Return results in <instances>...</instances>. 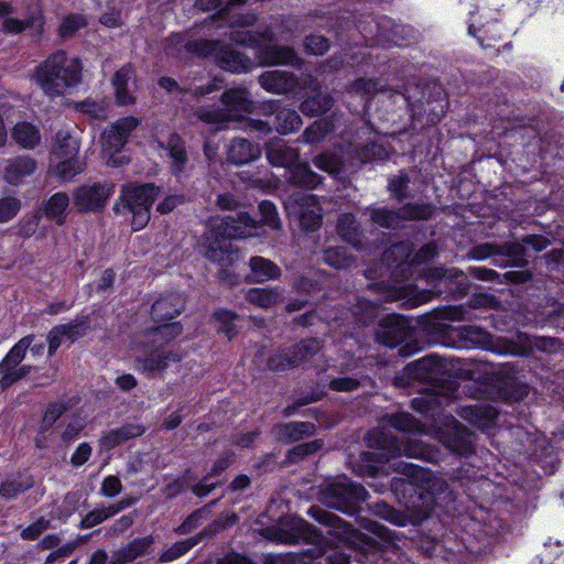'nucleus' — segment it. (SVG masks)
I'll return each instance as SVG.
<instances>
[{"instance_id": "obj_23", "label": "nucleus", "mask_w": 564, "mask_h": 564, "mask_svg": "<svg viewBox=\"0 0 564 564\" xmlns=\"http://www.w3.org/2000/svg\"><path fill=\"white\" fill-rule=\"evenodd\" d=\"M497 254L507 256L512 261H519L522 259L523 246L519 242H508L503 246L482 243L470 250V258L475 260H485Z\"/></svg>"}, {"instance_id": "obj_17", "label": "nucleus", "mask_w": 564, "mask_h": 564, "mask_svg": "<svg viewBox=\"0 0 564 564\" xmlns=\"http://www.w3.org/2000/svg\"><path fill=\"white\" fill-rule=\"evenodd\" d=\"M259 83L267 91L284 94L297 87H310L315 89L314 80L310 78L302 84L296 77L285 70H269L259 77Z\"/></svg>"}, {"instance_id": "obj_13", "label": "nucleus", "mask_w": 564, "mask_h": 564, "mask_svg": "<svg viewBox=\"0 0 564 564\" xmlns=\"http://www.w3.org/2000/svg\"><path fill=\"white\" fill-rule=\"evenodd\" d=\"M113 193V185L109 183L85 184L73 193L74 205L80 212H91L105 206Z\"/></svg>"}, {"instance_id": "obj_63", "label": "nucleus", "mask_w": 564, "mask_h": 564, "mask_svg": "<svg viewBox=\"0 0 564 564\" xmlns=\"http://www.w3.org/2000/svg\"><path fill=\"white\" fill-rule=\"evenodd\" d=\"M305 47L311 54L322 55L329 47L328 40L321 35H311L305 39Z\"/></svg>"}, {"instance_id": "obj_47", "label": "nucleus", "mask_w": 564, "mask_h": 564, "mask_svg": "<svg viewBox=\"0 0 564 564\" xmlns=\"http://www.w3.org/2000/svg\"><path fill=\"white\" fill-rule=\"evenodd\" d=\"M151 544V538H144L133 541L127 547L120 551L118 564H124L134 561L137 557L147 553Z\"/></svg>"}, {"instance_id": "obj_61", "label": "nucleus", "mask_w": 564, "mask_h": 564, "mask_svg": "<svg viewBox=\"0 0 564 564\" xmlns=\"http://www.w3.org/2000/svg\"><path fill=\"white\" fill-rule=\"evenodd\" d=\"M322 441L314 440L307 443L300 444L290 452V459L295 462L297 459H302L307 455L314 454L318 449L322 448Z\"/></svg>"}, {"instance_id": "obj_42", "label": "nucleus", "mask_w": 564, "mask_h": 564, "mask_svg": "<svg viewBox=\"0 0 564 564\" xmlns=\"http://www.w3.org/2000/svg\"><path fill=\"white\" fill-rule=\"evenodd\" d=\"M274 124L279 133L288 134L301 128L302 119L296 111L284 108L276 113Z\"/></svg>"}, {"instance_id": "obj_60", "label": "nucleus", "mask_w": 564, "mask_h": 564, "mask_svg": "<svg viewBox=\"0 0 564 564\" xmlns=\"http://www.w3.org/2000/svg\"><path fill=\"white\" fill-rule=\"evenodd\" d=\"M162 323V325L158 326L154 329V340L156 343H159L160 340L170 341L182 333V326L178 323Z\"/></svg>"}, {"instance_id": "obj_56", "label": "nucleus", "mask_w": 564, "mask_h": 564, "mask_svg": "<svg viewBox=\"0 0 564 564\" xmlns=\"http://www.w3.org/2000/svg\"><path fill=\"white\" fill-rule=\"evenodd\" d=\"M246 0H196V7L203 11H218L219 14L232 6H240Z\"/></svg>"}, {"instance_id": "obj_49", "label": "nucleus", "mask_w": 564, "mask_h": 564, "mask_svg": "<svg viewBox=\"0 0 564 564\" xmlns=\"http://www.w3.org/2000/svg\"><path fill=\"white\" fill-rule=\"evenodd\" d=\"M218 332L225 334L229 339L237 334V322L239 316L230 311H218L214 315Z\"/></svg>"}, {"instance_id": "obj_34", "label": "nucleus", "mask_w": 564, "mask_h": 564, "mask_svg": "<svg viewBox=\"0 0 564 564\" xmlns=\"http://www.w3.org/2000/svg\"><path fill=\"white\" fill-rule=\"evenodd\" d=\"M50 170L59 180L69 181L83 172L84 163L79 161L78 155L63 159L51 158Z\"/></svg>"}, {"instance_id": "obj_58", "label": "nucleus", "mask_w": 564, "mask_h": 564, "mask_svg": "<svg viewBox=\"0 0 564 564\" xmlns=\"http://www.w3.org/2000/svg\"><path fill=\"white\" fill-rule=\"evenodd\" d=\"M196 544H197L196 538H189L187 540L177 542L162 554L161 561H163V562L174 561L177 557H180L181 555L185 554L188 550H191Z\"/></svg>"}, {"instance_id": "obj_6", "label": "nucleus", "mask_w": 564, "mask_h": 564, "mask_svg": "<svg viewBox=\"0 0 564 564\" xmlns=\"http://www.w3.org/2000/svg\"><path fill=\"white\" fill-rule=\"evenodd\" d=\"M159 189L152 184L127 185L121 193L123 208L132 215L133 230L143 229L150 220V209Z\"/></svg>"}, {"instance_id": "obj_62", "label": "nucleus", "mask_w": 564, "mask_h": 564, "mask_svg": "<svg viewBox=\"0 0 564 564\" xmlns=\"http://www.w3.org/2000/svg\"><path fill=\"white\" fill-rule=\"evenodd\" d=\"M85 427V421L83 417L74 416L69 420V422L65 425L63 432H62V440L65 443L73 442L79 433Z\"/></svg>"}, {"instance_id": "obj_37", "label": "nucleus", "mask_w": 564, "mask_h": 564, "mask_svg": "<svg viewBox=\"0 0 564 564\" xmlns=\"http://www.w3.org/2000/svg\"><path fill=\"white\" fill-rule=\"evenodd\" d=\"M250 270L256 282H265L271 279H278L281 275L280 268L271 260L262 257H253L249 262Z\"/></svg>"}, {"instance_id": "obj_19", "label": "nucleus", "mask_w": 564, "mask_h": 564, "mask_svg": "<svg viewBox=\"0 0 564 564\" xmlns=\"http://www.w3.org/2000/svg\"><path fill=\"white\" fill-rule=\"evenodd\" d=\"M181 360V355L173 351L154 350L145 357L135 358V369L148 375L154 376L164 371L172 362Z\"/></svg>"}, {"instance_id": "obj_44", "label": "nucleus", "mask_w": 564, "mask_h": 564, "mask_svg": "<svg viewBox=\"0 0 564 564\" xmlns=\"http://www.w3.org/2000/svg\"><path fill=\"white\" fill-rule=\"evenodd\" d=\"M500 397L507 401H518L528 394V387L512 376H507L499 383Z\"/></svg>"}, {"instance_id": "obj_26", "label": "nucleus", "mask_w": 564, "mask_h": 564, "mask_svg": "<svg viewBox=\"0 0 564 564\" xmlns=\"http://www.w3.org/2000/svg\"><path fill=\"white\" fill-rule=\"evenodd\" d=\"M144 432L145 427L140 424H127L106 432L99 442L104 449H111L128 440L141 436Z\"/></svg>"}, {"instance_id": "obj_18", "label": "nucleus", "mask_w": 564, "mask_h": 564, "mask_svg": "<svg viewBox=\"0 0 564 564\" xmlns=\"http://www.w3.org/2000/svg\"><path fill=\"white\" fill-rule=\"evenodd\" d=\"M457 414L479 430L490 429L495 425L497 419V410L485 403L460 406Z\"/></svg>"}, {"instance_id": "obj_33", "label": "nucleus", "mask_w": 564, "mask_h": 564, "mask_svg": "<svg viewBox=\"0 0 564 564\" xmlns=\"http://www.w3.org/2000/svg\"><path fill=\"white\" fill-rule=\"evenodd\" d=\"M223 104L230 112H251L252 101L250 94L245 88L229 89L223 94Z\"/></svg>"}, {"instance_id": "obj_15", "label": "nucleus", "mask_w": 564, "mask_h": 564, "mask_svg": "<svg viewBox=\"0 0 564 564\" xmlns=\"http://www.w3.org/2000/svg\"><path fill=\"white\" fill-rule=\"evenodd\" d=\"M432 215L429 205H406L399 213L386 208L371 209V219L380 227L391 228L397 226L399 219H427Z\"/></svg>"}, {"instance_id": "obj_50", "label": "nucleus", "mask_w": 564, "mask_h": 564, "mask_svg": "<svg viewBox=\"0 0 564 564\" xmlns=\"http://www.w3.org/2000/svg\"><path fill=\"white\" fill-rule=\"evenodd\" d=\"M332 130L330 124L325 120L315 121L305 129L302 139L305 143L314 144L323 141Z\"/></svg>"}, {"instance_id": "obj_29", "label": "nucleus", "mask_w": 564, "mask_h": 564, "mask_svg": "<svg viewBox=\"0 0 564 564\" xmlns=\"http://www.w3.org/2000/svg\"><path fill=\"white\" fill-rule=\"evenodd\" d=\"M1 28L6 33L19 34L22 31L30 29L33 36H41L44 30V19L42 15L31 17L25 21L15 18H4L1 21Z\"/></svg>"}, {"instance_id": "obj_22", "label": "nucleus", "mask_w": 564, "mask_h": 564, "mask_svg": "<svg viewBox=\"0 0 564 564\" xmlns=\"http://www.w3.org/2000/svg\"><path fill=\"white\" fill-rule=\"evenodd\" d=\"M299 150L281 139H272L267 144V159L272 165L290 170L299 161Z\"/></svg>"}, {"instance_id": "obj_35", "label": "nucleus", "mask_w": 564, "mask_h": 564, "mask_svg": "<svg viewBox=\"0 0 564 564\" xmlns=\"http://www.w3.org/2000/svg\"><path fill=\"white\" fill-rule=\"evenodd\" d=\"M260 59L262 64L275 65V64H291L295 65L299 61L295 52L286 46L269 45L265 46L260 53Z\"/></svg>"}, {"instance_id": "obj_59", "label": "nucleus", "mask_w": 564, "mask_h": 564, "mask_svg": "<svg viewBox=\"0 0 564 564\" xmlns=\"http://www.w3.org/2000/svg\"><path fill=\"white\" fill-rule=\"evenodd\" d=\"M259 212L261 214V221L264 225L273 229L280 228L281 224L274 204L268 200H263L259 204Z\"/></svg>"}, {"instance_id": "obj_48", "label": "nucleus", "mask_w": 564, "mask_h": 564, "mask_svg": "<svg viewBox=\"0 0 564 564\" xmlns=\"http://www.w3.org/2000/svg\"><path fill=\"white\" fill-rule=\"evenodd\" d=\"M333 98L328 95H317L304 100L301 105L303 113L318 116L333 107Z\"/></svg>"}, {"instance_id": "obj_21", "label": "nucleus", "mask_w": 564, "mask_h": 564, "mask_svg": "<svg viewBox=\"0 0 564 564\" xmlns=\"http://www.w3.org/2000/svg\"><path fill=\"white\" fill-rule=\"evenodd\" d=\"M80 142L75 131L69 127L61 128L53 140L51 158L63 159L77 156Z\"/></svg>"}, {"instance_id": "obj_53", "label": "nucleus", "mask_w": 564, "mask_h": 564, "mask_svg": "<svg viewBox=\"0 0 564 564\" xmlns=\"http://www.w3.org/2000/svg\"><path fill=\"white\" fill-rule=\"evenodd\" d=\"M108 105L109 102L105 99L95 100L93 98H87L77 104V109L93 118L101 119L107 116Z\"/></svg>"}, {"instance_id": "obj_3", "label": "nucleus", "mask_w": 564, "mask_h": 564, "mask_svg": "<svg viewBox=\"0 0 564 564\" xmlns=\"http://www.w3.org/2000/svg\"><path fill=\"white\" fill-rule=\"evenodd\" d=\"M31 80L47 97H63L82 84L83 65L65 51H57L34 68Z\"/></svg>"}, {"instance_id": "obj_38", "label": "nucleus", "mask_w": 564, "mask_h": 564, "mask_svg": "<svg viewBox=\"0 0 564 564\" xmlns=\"http://www.w3.org/2000/svg\"><path fill=\"white\" fill-rule=\"evenodd\" d=\"M14 141L24 149H33L41 142L39 129L29 122H19L12 131Z\"/></svg>"}, {"instance_id": "obj_10", "label": "nucleus", "mask_w": 564, "mask_h": 564, "mask_svg": "<svg viewBox=\"0 0 564 564\" xmlns=\"http://www.w3.org/2000/svg\"><path fill=\"white\" fill-rule=\"evenodd\" d=\"M368 492L360 486L348 481L347 478L328 484L321 491V501L329 508L352 514L355 502L365 501Z\"/></svg>"}, {"instance_id": "obj_16", "label": "nucleus", "mask_w": 564, "mask_h": 564, "mask_svg": "<svg viewBox=\"0 0 564 564\" xmlns=\"http://www.w3.org/2000/svg\"><path fill=\"white\" fill-rule=\"evenodd\" d=\"M405 371L409 378L436 382L443 379V376L449 371V367L446 360L430 355L410 364Z\"/></svg>"}, {"instance_id": "obj_64", "label": "nucleus", "mask_w": 564, "mask_h": 564, "mask_svg": "<svg viewBox=\"0 0 564 564\" xmlns=\"http://www.w3.org/2000/svg\"><path fill=\"white\" fill-rule=\"evenodd\" d=\"M50 528V521L40 518L34 523L30 524L28 528L23 529L21 532V536L25 540H36L42 532Z\"/></svg>"}, {"instance_id": "obj_36", "label": "nucleus", "mask_w": 564, "mask_h": 564, "mask_svg": "<svg viewBox=\"0 0 564 564\" xmlns=\"http://www.w3.org/2000/svg\"><path fill=\"white\" fill-rule=\"evenodd\" d=\"M322 177L313 172L306 162H296L290 169V182L295 186L315 188Z\"/></svg>"}, {"instance_id": "obj_1", "label": "nucleus", "mask_w": 564, "mask_h": 564, "mask_svg": "<svg viewBox=\"0 0 564 564\" xmlns=\"http://www.w3.org/2000/svg\"><path fill=\"white\" fill-rule=\"evenodd\" d=\"M384 421L387 425L413 435L408 436L405 441L399 442L397 437L390 433H386L381 430L372 431L368 436V444L370 447L379 449L380 453H362L361 459L367 463V465L361 467L358 474H377L379 467L373 465V456H378V463L389 464V467L383 470L384 473L388 474L389 469H392L395 473L406 476L416 485L429 484V481H431V474L426 469L402 460L390 463L401 455L426 462L437 459V452L415 436L416 434H426L424 426L409 413L390 414L384 417Z\"/></svg>"}, {"instance_id": "obj_40", "label": "nucleus", "mask_w": 564, "mask_h": 564, "mask_svg": "<svg viewBox=\"0 0 564 564\" xmlns=\"http://www.w3.org/2000/svg\"><path fill=\"white\" fill-rule=\"evenodd\" d=\"M69 205V197L66 193H55L45 204L44 214L57 225L64 223L66 209Z\"/></svg>"}, {"instance_id": "obj_8", "label": "nucleus", "mask_w": 564, "mask_h": 564, "mask_svg": "<svg viewBox=\"0 0 564 564\" xmlns=\"http://www.w3.org/2000/svg\"><path fill=\"white\" fill-rule=\"evenodd\" d=\"M188 51L194 52L200 56L207 57L214 55L218 66L231 73L248 72L252 65L250 58L241 53L229 48L219 41L215 40H200L197 42L188 43Z\"/></svg>"}, {"instance_id": "obj_11", "label": "nucleus", "mask_w": 564, "mask_h": 564, "mask_svg": "<svg viewBox=\"0 0 564 564\" xmlns=\"http://www.w3.org/2000/svg\"><path fill=\"white\" fill-rule=\"evenodd\" d=\"M33 340V335L21 338L0 362V387L2 389H7L30 373L31 367L21 365V362Z\"/></svg>"}, {"instance_id": "obj_28", "label": "nucleus", "mask_w": 564, "mask_h": 564, "mask_svg": "<svg viewBox=\"0 0 564 564\" xmlns=\"http://www.w3.org/2000/svg\"><path fill=\"white\" fill-rule=\"evenodd\" d=\"M456 332L464 348H491L490 334L480 327L464 326L458 328Z\"/></svg>"}, {"instance_id": "obj_2", "label": "nucleus", "mask_w": 564, "mask_h": 564, "mask_svg": "<svg viewBox=\"0 0 564 564\" xmlns=\"http://www.w3.org/2000/svg\"><path fill=\"white\" fill-rule=\"evenodd\" d=\"M455 397L453 391L440 386H433L431 392L421 393L412 400V408L420 413L431 416L434 436L452 453L469 455L473 452V434L453 415L442 412Z\"/></svg>"}, {"instance_id": "obj_9", "label": "nucleus", "mask_w": 564, "mask_h": 564, "mask_svg": "<svg viewBox=\"0 0 564 564\" xmlns=\"http://www.w3.org/2000/svg\"><path fill=\"white\" fill-rule=\"evenodd\" d=\"M308 514L317 522L329 527L328 534L336 538L338 543L357 550H366L371 546L370 538L355 530L338 516L316 506L310 508Z\"/></svg>"}, {"instance_id": "obj_52", "label": "nucleus", "mask_w": 564, "mask_h": 564, "mask_svg": "<svg viewBox=\"0 0 564 564\" xmlns=\"http://www.w3.org/2000/svg\"><path fill=\"white\" fill-rule=\"evenodd\" d=\"M313 162L317 169L329 174L339 173L343 166V160L337 154L330 152L317 155Z\"/></svg>"}, {"instance_id": "obj_27", "label": "nucleus", "mask_w": 564, "mask_h": 564, "mask_svg": "<svg viewBox=\"0 0 564 564\" xmlns=\"http://www.w3.org/2000/svg\"><path fill=\"white\" fill-rule=\"evenodd\" d=\"M36 170V162L30 156H19L9 161L4 177L8 183L17 185L26 176L32 175Z\"/></svg>"}, {"instance_id": "obj_5", "label": "nucleus", "mask_w": 564, "mask_h": 564, "mask_svg": "<svg viewBox=\"0 0 564 564\" xmlns=\"http://www.w3.org/2000/svg\"><path fill=\"white\" fill-rule=\"evenodd\" d=\"M271 538L286 544L300 541L312 544L313 549L308 550L311 557L323 555L327 547V541L313 525L293 516L281 518L272 529Z\"/></svg>"}, {"instance_id": "obj_14", "label": "nucleus", "mask_w": 564, "mask_h": 564, "mask_svg": "<svg viewBox=\"0 0 564 564\" xmlns=\"http://www.w3.org/2000/svg\"><path fill=\"white\" fill-rule=\"evenodd\" d=\"M321 350V344L317 339L310 338L294 346L291 351L276 355L269 359L268 365L272 370H285L300 366L315 356Z\"/></svg>"}, {"instance_id": "obj_12", "label": "nucleus", "mask_w": 564, "mask_h": 564, "mask_svg": "<svg viewBox=\"0 0 564 564\" xmlns=\"http://www.w3.org/2000/svg\"><path fill=\"white\" fill-rule=\"evenodd\" d=\"M286 209L304 230H315L322 223V209L312 194H297L286 202Z\"/></svg>"}, {"instance_id": "obj_31", "label": "nucleus", "mask_w": 564, "mask_h": 564, "mask_svg": "<svg viewBox=\"0 0 564 564\" xmlns=\"http://www.w3.org/2000/svg\"><path fill=\"white\" fill-rule=\"evenodd\" d=\"M315 431L314 424L310 422H291L274 427L275 436L282 442H296L303 436L312 435Z\"/></svg>"}, {"instance_id": "obj_7", "label": "nucleus", "mask_w": 564, "mask_h": 564, "mask_svg": "<svg viewBox=\"0 0 564 564\" xmlns=\"http://www.w3.org/2000/svg\"><path fill=\"white\" fill-rule=\"evenodd\" d=\"M139 124V120L134 117H126L119 119L101 135V158L109 166H121L127 160L120 154L126 145L131 132Z\"/></svg>"}, {"instance_id": "obj_55", "label": "nucleus", "mask_w": 564, "mask_h": 564, "mask_svg": "<svg viewBox=\"0 0 564 564\" xmlns=\"http://www.w3.org/2000/svg\"><path fill=\"white\" fill-rule=\"evenodd\" d=\"M21 200L17 197H3L0 199V224L13 219L21 209Z\"/></svg>"}, {"instance_id": "obj_45", "label": "nucleus", "mask_w": 564, "mask_h": 564, "mask_svg": "<svg viewBox=\"0 0 564 564\" xmlns=\"http://www.w3.org/2000/svg\"><path fill=\"white\" fill-rule=\"evenodd\" d=\"M33 486V479L30 476H19L11 480H6L0 486V495L7 499L15 498Z\"/></svg>"}, {"instance_id": "obj_20", "label": "nucleus", "mask_w": 564, "mask_h": 564, "mask_svg": "<svg viewBox=\"0 0 564 564\" xmlns=\"http://www.w3.org/2000/svg\"><path fill=\"white\" fill-rule=\"evenodd\" d=\"M134 72L130 65H124L116 72L112 78L116 101L119 106L134 102Z\"/></svg>"}, {"instance_id": "obj_54", "label": "nucleus", "mask_w": 564, "mask_h": 564, "mask_svg": "<svg viewBox=\"0 0 564 564\" xmlns=\"http://www.w3.org/2000/svg\"><path fill=\"white\" fill-rule=\"evenodd\" d=\"M412 254V246L409 242H400L398 245L392 246L389 250L384 252V259L390 262H398L402 264L403 262L411 261Z\"/></svg>"}, {"instance_id": "obj_57", "label": "nucleus", "mask_w": 564, "mask_h": 564, "mask_svg": "<svg viewBox=\"0 0 564 564\" xmlns=\"http://www.w3.org/2000/svg\"><path fill=\"white\" fill-rule=\"evenodd\" d=\"M86 25L84 17L78 14L67 15L59 25L58 33L62 37H70L76 31Z\"/></svg>"}, {"instance_id": "obj_4", "label": "nucleus", "mask_w": 564, "mask_h": 564, "mask_svg": "<svg viewBox=\"0 0 564 564\" xmlns=\"http://www.w3.org/2000/svg\"><path fill=\"white\" fill-rule=\"evenodd\" d=\"M256 228V221L247 213H238L236 217H225L204 235V256L214 262L231 263L234 253L230 240L252 236Z\"/></svg>"}, {"instance_id": "obj_43", "label": "nucleus", "mask_w": 564, "mask_h": 564, "mask_svg": "<svg viewBox=\"0 0 564 564\" xmlns=\"http://www.w3.org/2000/svg\"><path fill=\"white\" fill-rule=\"evenodd\" d=\"M169 155L172 159V169L174 173H182L187 163V154L184 142L177 135H171L167 142Z\"/></svg>"}, {"instance_id": "obj_32", "label": "nucleus", "mask_w": 564, "mask_h": 564, "mask_svg": "<svg viewBox=\"0 0 564 564\" xmlns=\"http://www.w3.org/2000/svg\"><path fill=\"white\" fill-rule=\"evenodd\" d=\"M133 503V500H120L116 503H112L106 508L95 509L88 512L85 518L80 522L82 529H90L105 520L113 517L121 510L126 509L130 505Z\"/></svg>"}, {"instance_id": "obj_46", "label": "nucleus", "mask_w": 564, "mask_h": 564, "mask_svg": "<svg viewBox=\"0 0 564 564\" xmlns=\"http://www.w3.org/2000/svg\"><path fill=\"white\" fill-rule=\"evenodd\" d=\"M323 261L335 269H348L354 264V259L340 247H329L323 253Z\"/></svg>"}, {"instance_id": "obj_39", "label": "nucleus", "mask_w": 564, "mask_h": 564, "mask_svg": "<svg viewBox=\"0 0 564 564\" xmlns=\"http://www.w3.org/2000/svg\"><path fill=\"white\" fill-rule=\"evenodd\" d=\"M337 232L345 241L351 243L356 248L361 247L359 226L352 214L345 213L339 216L337 221Z\"/></svg>"}, {"instance_id": "obj_41", "label": "nucleus", "mask_w": 564, "mask_h": 564, "mask_svg": "<svg viewBox=\"0 0 564 564\" xmlns=\"http://www.w3.org/2000/svg\"><path fill=\"white\" fill-rule=\"evenodd\" d=\"M247 300L259 307L270 308L282 301V293L278 289H251Z\"/></svg>"}, {"instance_id": "obj_51", "label": "nucleus", "mask_w": 564, "mask_h": 564, "mask_svg": "<svg viewBox=\"0 0 564 564\" xmlns=\"http://www.w3.org/2000/svg\"><path fill=\"white\" fill-rule=\"evenodd\" d=\"M57 326L62 330L65 338L72 343H74L75 340H77L78 338L84 336V334L88 327V318L80 317V318L70 321L67 324H61Z\"/></svg>"}, {"instance_id": "obj_25", "label": "nucleus", "mask_w": 564, "mask_h": 564, "mask_svg": "<svg viewBox=\"0 0 564 564\" xmlns=\"http://www.w3.org/2000/svg\"><path fill=\"white\" fill-rule=\"evenodd\" d=\"M184 308V301L178 294H167L152 305V317L155 322H167Z\"/></svg>"}, {"instance_id": "obj_24", "label": "nucleus", "mask_w": 564, "mask_h": 564, "mask_svg": "<svg viewBox=\"0 0 564 564\" xmlns=\"http://www.w3.org/2000/svg\"><path fill=\"white\" fill-rule=\"evenodd\" d=\"M261 156V149L246 139H234L228 145L227 160L236 165L250 163Z\"/></svg>"}, {"instance_id": "obj_30", "label": "nucleus", "mask_w": 564, "mask_h": 564, "mask_svg": "<svg viewBox=\"0 0 564 564\" xmlns=\"http://www.w3.org/2000/svg\"><path fill=\"white\" fill-rule=\"evenodd\" d=\"M381 326L382 329L378 333V336L388 346L397 345L406 335L404 319L399 315L388 316Z\"/></svg>"}]
</instances>
